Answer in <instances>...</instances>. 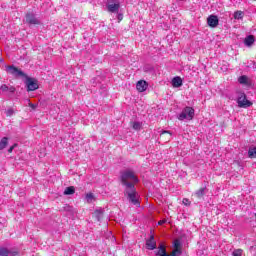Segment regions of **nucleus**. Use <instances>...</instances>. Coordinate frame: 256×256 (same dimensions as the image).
<instances>
[{"mask_svg":"<svg viewBox=\"0 0 256 256\" xmlns=\"http://www.w3.org/2000/svg\"><path fill=\"white\" fill-rule=\"evenodd\" d=\"M120 181L125 187L124 195L132 205H139V194L135 188V184L139 183V178L132 170H124L121 172Z\"/></svg>","mask_w":256,"mask_h":256,"instance_id":"obj_1","label":"nucleus"},{"mask_svg":"<svg viewBox=\"0 0 256 256\" xmlns=\"http://www.w3.org/2000/svg\"><path fill=\"white\" fill-rule=\"evenodd\" d=\"M6 73L9 75H12V77H15L16 79H19V77H27V74L23 72V70L15 67V65H8L6 66Z\"/></svg>","mask_w":256,"mask_h":256,"instance_id":"obj_2","label":"nucleus"},{"mask_svg":"<svg viewBox=\"0 0 256 256\" xmlns=\"http://www.w3.org/2000/svg\"><path fill=\"white\" fill-rule=\"evenodd\" d=\"M193 117H195V109L187 106L179 114L178 119H179V121H184V119H188V121H191V119H193Z\"/></svg>","mask_w":256,"mask_h":256,"instance_id":"obj_3","label":"nucleus"},{"mask_svg":"<svg viewBox=\"0 0 256 256\" xmlns=\"http://www.w3.org/2000/svg\"><path fill=\"white\" fill-rule=\"evenodd\" d=\"M25 80V85L27 87V91H37V89H39V83L37 81V79L35 78H31L29 76H24Z\"/></svg>","mask_w":256,"mask_h":256,"instance_id":"obj_4","label":"nucleus"},{"mask_svg":"<svg viewBox=\"0 0 256 256\" xmlns=\"http://www.w3.org/2000/svg\"><path fill=\"white\" fill-rule=\"evenodd\" d=\"M237 103H238V107H242L244 109H247V107H251V105H253L251 101L247 100V95H245L244 92L238 93Z\"/></svg>","mask_w":256,"mask_h":256,"instance_id":"obj_5","label":"nucleus"},{"mask_svg":"<svg viewBox=\"0 0 256 256\" xmlns=\"http://www.w3.org/2000/svg\"><path fill=\"white\" fill-rule=\"evenodd\" d=\"M121 4L117 0H107L106 9L109 13H119Z\"/></svg>","mask_w":256,"mask_h":256,"instance_id":"obj_6","label":"nucleus"},{"mask_svg":"<svg viewBox=\"0 0 256 256\" xmlns=\"http://www.w3.org/2000/svg\"><path fill=\"white\" fill-rule=\"evenodd\" d=\"M19 251L13 249H7L5 247L0 248V256H17Z\"/></svg>","mask_w":256,"mask_h":256,"instance_id":"obj_7","label":"nucleus"},{"mask_svg":"<svg viewBox=\"0 0 256 256\" xmlns=\"http://www.w3.org/2000/svg\"><path fill=\"white\" fill-rule=\"evenodd\" d=\"M26 23H28L29 25H40L41 24L39 19H37V17H35V15L32 13L26 14Z\"/></svg>","mask_w":256,"mask_h":256,"instance_id":"obj_8","label":"nucleus"},{"mask_svg":"<svg viewBox=\"0 0 256 256\" xmlns=\"http://www.w3.org/2000/svg\"><path fill=\"white\" fill-rule=\"evenodd\" d=\"M146 247L150 251L157 249V242L155 241V236L152 234L148 240H146Z\"/></svg>","mask_w":256,"mask_h":256,"instance_id":"obj_9","label":"nucleus"},{"mask_svg":"<svg viewBox=\"0 0 256 256\" xmlns=\"http://www.w3.org/2000/svg\"><path fill=\"white\" fill-rule=\"evenodd\" d=\"M207 23L209 27L215 28L217 25H219V18L216 15H210L207 18Z\"/></svg>","mask_w":256,"mask_h":256,"instance_id":"obj_10","label":"nucleus"},{"mask_svg":"<svg viewBox=\"0 0 256 256\" xmlns=\"http://www.w3.org/2000/svg\"><path fill=\"white\" fill-rule=\"evenodd\" d=\"M147 82L144 80H140L136 84V89L139 91V93H143V91H147Z\"/></svg>","mask_w":256,"mask_h":256,"instance_id":"obj_11","label":"nucleus"},{"mask_svg":"<svg viewBox=\"0 0 256 256\" xmlns=\"http://www.w3.org/2000/svg\"><path fill=\"white\" fill-rule=\"evenodd\" d=\"M183 85V79H181V77L176 76L172 79V86L173 87H181Z\"/></svg>","mask_w":256,"mask_h":256,"instance_id":"obj_12","label":"nucleus"},{"mask_svg":"<svg viewBox=\"0 0 256 256\" xmlns=\"http://www.w3.org/2000/svg\"><path fill=\"white\" fill-rule=\"evenodd\" d=\"M244 43L246 47H251L255 43V37L253 35H249L245 38Z\"/></svg>","mask_w":256,"mask_h":256,"instance_id":"obj_13","label":"nucleus"},{"mask_svg":"<svg viewBox=\"0 0 256 256\" xmlns=\"http://www.w3.org/2000/svg\"><path fill=\"white\" fill-rule=\"evenodd\" d=\"M157 256H169V254H167V250L165 249V245L160 244V246L158 247V252L156 253Z\"/></svg>","mask_w":256,"mask_h":256,"instance_id":"obj_14","label":"nucleus"},{"mask_svg":"<svg viewBox=\"0 0 256 256\" xmlns=\"http://www.w3.org/2000/svg\"><path fill=\"white\" fill-rule=\"evenodd\" d=\"M93 217H95L96 220L101 221V219H103V209L95 210Z\"/></svg>","mask_w":256,"mask_h":256,"instance_id":"obj_15","label":"nucleus"},{"mask_svg":"<svg viewBox=\"0 0 256 256\" xmlns=\"http://www.w3.org/2000/svg\"><path fill=\"white\" fill-rule=\"evenodd\" d=\"M7 145H9V138L3 137L0 141V151H3Z\"/></svg>","mask_w":256,"mask_h":256,"instance_id":"obj_16","label":"nucleus"},{"mask_svg":"<svg viewBox=\"0 0 256 256\" xmlns=\"http://www.w3.org/2000/svg\"><path fill=\"white\" fill-rule=\"evenodd\" d=\"M206 191H207V188H206V187L200 188L199 190H197V191L195 192V195H196V197H197L198 199H201V197H203V196L205 195Z\"/></svg>","mask_w":256,"mask_h":256,"instance_id":"obj_17","label":"nucleus"},{"mask_svg":"<svg viewBox=\"0 0 256 256\" xmlns=\"http://www.w3.org/2000/svg\"><path fill=\"white\" fill-rule=\"evenodd\" d=\"M248 157L250 159H255L256 158V147L249 148V150H248Z\"/></svg>","mask_w":256,"mask_h":256,"instance_id":"obj_18","label":"nucleus"},{"mask_svg":"<svg viewBox=\"0 0 256 256\" xmlns=\"http://www.w3.org/2000/svg\"><path fill=\"white\" fill-rule=\"evenodd\" d=\"M75 193V187L69 186L64 190V195H73Z\"/></svg>","mask_w":256,"mask_h":256,"instance_id":"obj_19","label":"nucleus"},{"mask_svg":"<svg viewBox=\"0 0 256 256\" xmlns=\"http://www.w3.org/2000/svg\"><path fill=\"white\" fill-rule=\"evenodd\" d=\"M238 81L241 85H247V81H249V78H247V76H240Z\"/></svg>","mask_w":256,"mask_h":256,"instance_id":"obj_20","label":"nucleus"},{"mask_svg":"<svg viewBox=\"0 0 256 256\" xmlns=\"http://www.w3.org/2000/svg\"><path fill=\"white\" fill-rule=\"evenodd\" d=\"M234 19H243V11H236L234 13Z\"/></svg>","mask_w":256,"mask_h":256,"instance_id":"obj_21","label":"nucleus"},{"mask_svg":"<svg viewBox=\"0 0 256 256\" xmlns=\"http://www.w3.org/2000/svg\"><path fill=\"white\" fill-rule=\"evenodd\" d=\"M232 256H243V250L242 249H236L232 252Z\"/></svg>","mask_w":256,"mask_h":256,"instance_id":"obj_22","label":"nucleus"},{"mask_svg":"<svg viewBox=\"0 0 256 256\" xmlns=\"http://www.w3.org/2000/svg\"><path fill=\"white\" fill-rule=\"evenodd\" d=\"M181 253H182L181 249L174 248V250L171 253V256H179V255H181Z\"/></svg>","mask_w":256,"mask_h":256,"instance_id":"obj_23","label":"nucleus"},{"mask_svg":"<svg viewBox=\"0 0 256 256\" xmlns=\"http://www.w3.org/2000/svg\"><path fill=\"white\" fill-rule=\"evenodd\" d=\"M28 106L32 108V111H35L37 109L38 105L31 103V100H27Z\"/></svg>","mask_w":256,"mask_h":256,"instance_id":"obj_24","label":"nucleus"},{"mask_svg":"<svg viewBox=\"0 0 256 256\" xmlns=\"http://www.w3.org/2000/svg\"><path fill=\"white\" fill-rule=\"evenodd\" d=\"M133 129H135V131H139V129H141L140 122H134L133 123Z\"/></svg>","mask_w":256,"mask_h":256,"instance_id":"obj_25","label":"nucleus"},{"mask_svg":"<svg viewBox=\"0 0 256 256\" xmlns=\"http://www.w3.org/2000/svg\"><path fill=\"white\" fill-rule=\"evenodd\" d=\"M86 200L88 203H91V201H93V193L86 194Z\"/></svg>","mask_w":256,"mask_h":256,"instance_id":"obj_26","label":"nucleus"},{"mask_svg":"<svg viewBox=\"0 0 256 256\" xmlns=\"http://www.w3.org/2000/svg\"><path fill=\"white\" fill-rule=\"evenodd\" d=\"M167 134L168 135V140L171 139V132L164 130L161 132L160 137H163V135Z\"/></svg>","mask_w":256,"mask_h":256,"instance_id":"obj_27","label":"nucleus"},{"mask_svg":"<svg viewBox=\"0 0 256 256\" xmlns=\"http://www.w3.org/2000/svg\"><path fill=\"white\" fill-rule=\"evenodd\" d=\"M181 242L179 240L174 241V249H181Z\"/></svg>","mask_w":256,"mask_h":256,"instance_id":"obj_28","label":"nucleus"},{"mask_svg":"<svg viewBox=\"0 0 256 256\" xmlns=\"http://www.w3.org/2000/svg\"><path fill=\"white\" fill-rule=\"evenodd\" d=\"M1 91H3L4 93H6V91H9V86H7L6 84L2 85L0 87Z\"/></svg>","mask_w":256,"mask_h":256,"instance_id":"obj_29","label":"nucleus"},{"mask_svg":"<svg viewBox=\"0 0 256 256\" xmlns=\"http://www.w3.org/2000/svg\"><path fill=\"white\" fill-rule=\"evenodd\" d=\"M14 113H15V112L13 111V109H8V110L6 111L7 117H11Z\"/></svg>","mask_w":256,"mask_h":256,"instance_id":"obj_30","label":"nucleus"},{"mask_svg":"<svg viewBox=\"0 0 256 256\" xmlns=\"http://www.w3.org/2000/svg\"><path fill=\"white\" fill-rule=\"evenodd\" d=\"M8 91H9L10 93H15L16 89H15L14 86H10V87H8Z\"/></svg>","mask_w":256,"mask_h":256,"instance_id":"obj_31","label":"nucleus"},{"mask_svg":"<svg viewBox=\"0 0 256 256\" xmlns=\"http://www.w3.org/2000/svg\"><path fill=\"white\" fill-rule=\"evenodd\" d=\"M15 147H17V144H14L13 146H11V147L8 149V153H13V149H15Z\"/></svg>","mask_w":256,"mask_h":256,"instance_id":"obj_32","label":"nucleus"},{"mask_svg":"<svg viewBox=\"0 0 256 256\" xmlns=\"http://www.w3.org/2000/svg\"><path fill=\"white\" fill-rule=\"evenodd\" d=\"M183 203H184L185 205H191V202H190L189 199H187V198H184V199H183Z\"/></svg>","mask_w":256,"mask_h":256,"instance_id":"obj_33","label":"nucleus"},{"mask_svg":"<svg viewBox=\"0 0 256 256\" xmlns=\"http://www.w3.org/2000/svg\"><path fill=\"white\" fill-rule=\"evenodd\" d=\"M163 223H165V220L159 221L158 225H163Z\"/></svg>","mask_w":256,"mask_h":256,"instance_id":"obj_34","label":"nucleus"}]
</instances>
